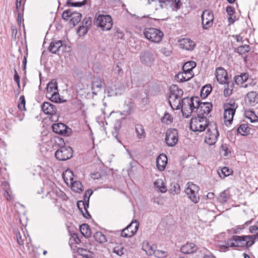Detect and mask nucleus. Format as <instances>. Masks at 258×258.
<instances>
[{"label": "nucleus", "instance_id": "864d4df0", "mask_svg": "<svg viewBox=\"0 0 258 258\" xmlns=\"http://www.w3.org/2000/svg\"><path fill=\"white\" fill-rule=\"evenodd\" d=\"M85 1L86 0H84L83 2L74 3L72 0H68L67 4L69 7H80L85 5Z\"/></svg>", "mask_w": 258, "mask_h": 258}, {"label": "nucleus", "instance_id": "aec40b11", "mask_svg": "<svg viewBox=\"0 0 258 258\" xmlns=\"http://www.w3.org/2000/svg\"><path fill=\"white\" fill-rule=\"evenodd\" d=\"M62 46V42L61 40H57L51 42L48 47L50 52L53 54H57L60 51Z\"/></svg>", "mask_w": 258, "mask_h": 258}, {"label": "nucleus", "instance_id": "a211bd4d", "mask_svg": "<svg viewBox=\"0 0 258 258\" xmlns=\"http://www.w3.org/2000/svg\"><path fill=\"white\" fill-rule=\"evenodd\" d=\"M167 163V158L164 154H160L156 159V166L160 171H163L165 169Z\"/></svg>", "mask_w": 258, "mask_h": 258}, {"label": "nucleus", "instance_id": "6e6552de", "mask_svg": "<svg viewBox=\"0 0 258 258\" xmlns=\"http://www.w3.org/2000/svg\"><path fill=\"white\" fill-rule=\"evenodd\" d=\"M196 109L198 116L206 117V116L208 115L210 112L213 105L208 102H201L200 99L198 97H196Z\"/></svg>", "mask_w": 258, "mask_h": 258}, {"label": "nucleus", "instance_id": "dca6fc26", "mask_svg": "<svg viewBox=\"0 0 258 258\" xmlns=\"http://www.w3.org/2000/svg\"><path fill=\"white\" fill-rule=\"evenodd\" d=\"M180 47L185 50L191 51L196 46V43L189 38H183L178 41Z\"/></svg>", "mask_w": 258, "mask_h": 258}, {"label": "nucleus", "instance_id": "a878e982", "mask_svg": "<svg viewBox=\"0 0 258 258\" xmlns=\"http://www.w3.org/2000/svg\"><path fill=\"white\" fill-rule=\"evenodd\" d=\"M248 75L246 73L241 74L240 75L235 77L234 80L235 83L243 88L244 83L248 80Z\"/></svg>", "mask_w": 258, "mask_h": 258}, {"label": "nucleus", "instance_id": "4d7b16f0", "mask_svg": "<svg viewBox=\"0 0 258 258\" xmlns=\"http://www.w3.org/2000/svg\"><path fill=\"white\" fill-rule=\"evenodd\" d=\"M154 255L158 258H164L167 256V252L164 250L156 249L155 252H154Z\"/></svg>", "mask_w": 258, "mask_h": 258}, {"label": "nucleus", "instance_id": "338daca9", "mask_svg": "<svg viewBox=\"0 0 258 258\" xmlns=\"http://www.w3.org/2000/svg\"><path fill=\"white\" fill-rule=\"evenodd\" d=\"M160 52L166 56H168L171 54V51L165 47L161 48Z\"/></svg>", "mask_w": 258, "mask_h": 258}, {"label": "nucleus", "instance_id": "3c124183", "mask_svg": "<svg viewBox=\"0 0 258 258\" xmlns=\"http://www.w3.org/2000/svg\"><path fill=\"white\" fill-rule=\"evenodd\" d=\"M143 248L146 253L149 255H154V252L156 251L153 246H150L148 244L144 245Z\"/></svg>", "mask_w": 258, "mask_h": 258}, {"label": "nucleus", "instance_id": "37998d69", "mask_svg": "<svg viewBox=\"0 0 258 258\" xmlns=\"http://www.w3.org/2000/svg\"><path fill=\"white\" fill-rule=\"evenodd\" d=\"M94 237L99 243H104L107 241L106 236L101 232H96L94 235Z\"/></svg>", "mask_w": 258, "mask_h": 258}, {"label": "nucleus", "instance_id": "f03ea898", "mask_svg": "<svg viewBox=\"0 0 258 258\" xmlns=\"http://www.w3.org/2000/svg\"><path fill=\"white\" fill-rule=\"evenodd\" d=\"M196 97H185L181 100L180 108L182 115L185 118L189 117L196 109Z\"/></svg>", "mask_w": 258, "mask_h": 258}, {"label": "nucleus", "instance_id": "ea45409f", "mask_svg": "<svg viewBox=\"0 0 258 258\" xmlns=\"http://www.w3.org/2000/svg\"><path fill=\"white\" fill-rule=\"evenodd\" d=\"M155 186L158 189V190L164 193L166 192L167 188L166 186L164 184V182L163 180L161 179H157L155 182H154Z\"/></svg>", "mask_w": 258, "mask_h": 258}, {"label": "nucleus", "instance_id": "393cba45", "mask_svg": "<svg viewBox=\"0 0 258 258\" xmlns=\"http://www.w3.org/2000/svg\"><path fill=\"white\" fill-rule=\"evenodd\" d=\"M169 102L172 108L174 110H177L180 108L181 98H174V97H169Z\"/></svg>", "mask_w": 258, "mask_h": 258}, {"label": "nucleus", "instance_id": "58836bf2", "mask_svg": "<svg viewBox=\"0 0 258 258\" xmlns=\"http://www.w3.org/2000/svg\"><path fill=\"white\" fill-rule=\"evenodd\" d=\"M231 173L232 171L227 167H223L221 169H218L217 170V173L222 179L229 175Z\"/></svg>", "mask_w": 258, "mask_h": 258}, {"label": "nucleus", "instance_id": "cd10ccee", "mask_svg": "<svg viewBox=\"0 0 258 258\" xmlns=\"http://www.w3.org/2000/svg\"><path fill=\"white\" fill-rule=\"evenodd\" d=\"M70 184L72 186V189L76 192L80 193L83 191V185L80 181H74L73 177L70 178Z\"/></svg>", "mask_w": 258, "mask_h": 258}, {"label": "nucleus", "instance_id": "052dcab7", "mask_svg": "<svg viewBox=\"0 0 258 258\" xmlns=\"http://www.w3.org/2000/svg\"><path fill=\"white\" fill-rule=\"evenodd\" d=\"M92 194L93 191L91 189H88L86 190L84 195V201H83L89 204L90 197Z\"/></svg>", "mask_w": 258, "mask_h": 258}, {"label": "nucleus", "instance_id": "a18cd8bd", "mask_svg": "<svg viewBox=\"0 0 258 258\" xmlns=\"http://www.w3.org/2000/svg\"><path fill=\"white\" fill-rule=\"evenodd\" d=\"M212 90V87L211 86H205L203 87H202L201 90V97L202 98H206L211 93Z\"/></svg>", "mask_w": 258, "mask_h": 258}, {"label": "nucleus", "instance_id": "0eeeda50", "mask_svg": "<svg viewBox=\"0 0 258 258\" xmlns=\"http://www.w3.org/2000/svg\"><path fill=\"white\" fill-rule=\"evenodd\" d=\"M199 190V186L192 182H188L186 184L185 192L188 198L194 204H197L200 201Z\"/></svg>", "mask_w": 258, "mask_h": 258}, {"label": "nucleus", "instance_id": "69168bd1", "mask_svg": "<svg viewBox=\"0 0 258 258\" xmlns=\"http://www.w3.org/2000/svg\"><path fill=\"white\" fill-rule=\"evenodd\" d=\"M106 90L107 91L108 96H115V89H112L110 87H107L106 88Z\"/></svg>", "mask_w": 258, "mask_h": 258}, {"label": "nucleus", "instance_id": "6e6d98bb", "mask_svg": "<svg viewBox=\"0 0 258 258\" xmlns=\"http://www.w3.org/2000/svg\"><path fill=\"white\" fill-rule=\"evenodd\" d=\"M173 118L168 112H165L164 115L161 118V121L163 123H169L172 122Z\"/></svg>", "mask_w": 258, "mask_h": 258}, {"label": "nucleus", "instance_id": "b1692460", "mask_svg": "<svg viewBox=\"0 0 258 258\" xmlns=\"http://www.w3.org/2000/svg\"><path fill=\"white\" fill-rule=\"evenodd\" d=\"M247 98L249 104L254 105L258 103V93L250 91L247 94Z\"/></svg>", "mask_w": 258, "mask_h": 258}, {"label": "nucleus", "instance_id": "72a5a7b5", "mask_svg": "<svg viewBox=\"0 0 258 258\" xmlns=\"http://www.w3.org/2000/svg\"><path fill=\"white\" fill-rule=\"evenodd\" d=\"M230 198V192L228 190H225L221 192L218 198V201L221 204L226 203Z\"/></svg>", "mask_w": 258, "mask_h": 258}, {"label": "nucleus", "instance_id": "4c0bfd02", "mask_svg": "<svg viewBox=\"0 0 258 258\" xmlns=\"http://www.w3.org/2000/svg\"><path fill=\"white\" fill-rule=\"evenodd\" d=\"M224 90V95L227 97L232 94L234 84L232 82L229 81L225 84Z\"/></svg>", "mask_w": 258, "mask_h": 258}, {"label": "nucleus", "instance_id": "de8ad7c7", "mask_svg": "<svg viewBox=\"0 0 258 258\" xmlns=\"http://www.w3.org/2000/svg\"><path fill=\"white\" fill-rule=\"evenodd\" d=\"M16 236L18 243L19 245H23L24 241L26 239V236L24 234V232H23L22 234H21L19 231L16 232Z\"/></svg>", "mask_w": 258, "mask_h": 258}, {"label": "nucleus", "instance_id": "09e8293b", "mask_svg": "<svg viewBox=\"0 0 258 258\" xmlns=\"http://www.w3.org/2000/svg\"><path fill=\"white\" fill-rule=\"evenodd\" d=\"M73 176V173L71 170H67L62 174L63 178L67 184L70 183V178Z\"/></svg>", "mask_w": 258, "mask_h": 258}, {"label": "nucleus", "instance_id": "9b49d317", "mask_svg": "<svg viewBox=\"0 0 258 258\" xmlns=\"http://www.w3.org/2000/svg\"><path fill=\"white\" fill-rule=\"evenodd\" d=\"M201 19L203 29L207 30L213 25L214 17L211 10H204L202 13Z\"/></svg>", "mask_w": 258, "mask_h": 258}, {"label": "nucleus", "instance_id": "79ce46f5", "mask_svg": "<svg viewBox=\"0 0 258 258\" xmlns=\"http://www.w3.org/2000/svg\"><path fill=\"white\" fill-rule=\"evenodd\" d=\"M250 49L249 45L245 44L244 45L239 46L236 48L235 50V52L242 55L249 52Z\"/></svg>", "mask_w": 258, "mask_h": 258}, {"label": "nucleus", "instance_id": "1a4fd4ad", "mask_svg": "<svg viewBox=\"0 0 258 258\" xmlns=\"http://www.w3.org/2000/svg\"><path fill=\"white\" fill-rule=\"evenodd\" d=\"M95 23L103 31L110 30L113 24L112 18L109 15H99L96 19Z\"/></svg>", "mask_w": 258, "mask_h": 258}, {"label": "nucleus", "instance_id": "c756f323", "mask_svg": "<svg viewBox=\"0 0 258 258\" xmlns=\"http://www.w3.org/2000/svg\"><path fill=\"white\" fill-rule=\"evenodd\" d=\"M194 76V74H187L186 72H180L176 75V78L180 82H183L189 80Z\"/></svg>", "mask_w": 258, "mask_h": 258}, {"label": "nucleus", "instance_id": "7c9ffc66", "mask_svg": "<svg viewBox=\"0 0 258 258\" xmlns=\"http://www.w3.org/2000/svg\"><path fill=\"white\" fill-rule=\"evenodd\" d=\"M58 91L57 85L56 82L51 81L47 85L46 96L49 97V95Z\"/></svg>", "mask_w": 258, "mask_h": 258}, {"label": "nucleus", "instance_id": "8fccbe9b", "mask_svg": "<svg viewBox=\"0 0 258 258\" xmlns=\"http://www.w3.org/2000/svg\"><path fill=\"white\" fill-rule=\"evenodd\" d=\"M50 99L55 103H61L64 102V100H62L59 97V95L58 93V91L55 93H53V94L49 95Z\"/></svg>", "mask_w": 258, "mask_h": 258}, {"label": "nucleus", "instance_id": "473e14b6", "mask_svg": "<svg viewBox=\"0 0 258 258\" xmlns=\"http://www.w3.org/2000/svg\"><path fill=\"white\" fill-rule=\"evenodd\" d=\"M226 12L229 16L228 18V22L230 24H233L236 21V16L234 15L235 10L233 7L228 6L226 8Z\"/></svg>", "mask_w": 258, "mask_h": 258}, {"label": "nucleus", "instance_id": "4be33fe9", "mask_svg": "<svg viewBox=\"0 0 258 258\" xmlns=\"http://www.w3.org/2000/svg\"><path fill=\"white\" fill-rule=\"evenodd\" d=\"M197 248L193 243H186L180 248V251L184 254L192 253L196 251Z\"/></svg>", "mask_w": 258, "mask_h": 258}, {"label": "nucleus", "instance_id": "9d476101", "mask_svg": "<svg viewBox=\"0 0 258 258\" xmlns=\"http://www.w3.org/2000/svg\"><path fill=\"white\" fill-rule=\"evenodd\" d=\"M55 156L59 161L68 160L73 157L72 148L69 146H62L55 152Z\"/></svg>", "mask_w": 258, "mask_h": 258}, {"label": "nucleus", "instance_id": "6ab92c4d", "mask_svg": "<svg viewBox=\"0 0 258 258\" xmlns=\"http://www.w3.org/2000/svg\"><path fill=\"white\" fill-rule=\"evenodd\" d=\"M77 207L85 218H91V215L87 211V208L89 207L88 203L83 201H79L77 202Z\"/></svg>", "mask_w": 258, "mask_h": 258}, {"label": "nucleus", "instance_id": "0e129e2a", "mask_svg": "<svg viewBox=\"0 0 258 258\" xmlns=\"http://www.w3.org/2000/svg\"><path fill=\"white\" fill-rule=\"evenodd\" d=\"M221 152L224 156H227L229 153H230L227 145H223L221 146Z\"/></svg>", "mask_w": 258, "mask_h": 258}, {"label": "nucleus", "instance_id": "f8f14e48", "mask_svg": "<svg viewBox=\"0 0 258 258\" xmlns=\"http://www.w3.org/2000/svg\"><path fill=\"white\" fill-rule=\"evenodd\" d=\"M165 142L169 147L174 146L178 141V132L174 128L168 130L166 133Z\"/></svg>", "mask_w": 258, "mask_h": 258}, {"label": "nucleus", "instance_id": "4468645a", "mask_svg": "<svg viewBox=\"0 0 258 258\" xmlns=\"http://www.w3.org/2000/svg\"><path fill=\"white\" fill-rule=\"evenodd\" d=\"M140 61L144 65L151 67L154 64V54L150 51H143L140 53Z\"/></svg>", "mask_w": 258, "mask_h": 258}, {"label": "nucleus", "instance_id": "13d9d810", "mask_svg": "<svg viewBox=\"0 0 258 258\" xmlns=\"http://www.w3.org/2000/svg\"><path fill=\"white\" fill-rule=\"evenodd\" d=\"M89 29L84 26H80L77 30V34L80 36L85 35L88 32Z\"/></svg>", "mask_w": 258, "mask_h": 258}, {"label": "nucleus", "instance_id": "7ed1b4c3", "mask_svg": "<svg viewBox=\"0 0 258 258\" xmlns=\"http://www.w3.org/2000/svg\"><path fill=\"white\" fill-rule=\"evenodd\" d=\"M237 107L238 104L235 103V101L233 99L227 100L224 104V118L225 122L231 123Z\"/></svg>", "mask_w": 258, "mask_h": 258}, {"label": "nucleus", "instance_id": "a19ab883", "mask_svg": "<svg viewBox=\"0 0 258 258\" xmlns=\"http://www.w3.org/2000/svg\"><path fill=\"white\" fill-rule=\"evenodd\" d=\"M136 132L138 139H141L145 137L146 133L143 125L141 124L137 125L136 126Z\"/></svg>", "mask_w": 258, "mask_h": 258}, {"label": "nucleus", "instance_id": "e433bc0d", "mask_svg": "<svg viewBox=\"0 0 258 258\" xmlns=\"http://www.w3.org/2000/svg\"><path fill=\"white\" fill-rule=\"evenodd\" d=\"M80 230L81 233L85 237H89L91 236V230L89 225L87 224H83L80 226Z\"/></svg>", "mask_w": 258, "mask_h": 258}, {"label": "nucleus", "instance_id": "5701e85b", "mask_svg": "<svg viewBox=\"0 0 258 258\" xmlns=\"http://www.w3.org/2000/svg\"><path fill=\"white\" fill-rule=\"evenodd\" d=\"M43 111L46 114H53L56 111V107L49 102H44L41 106Z\"/></svg>", "mask_w": 258, "mask_h": 258}, {"label": "nucleus", "instance_id": "e2e57ef3", "mask_svg": "<svg viewBox=\"0 0 258 258\" xmlns=\"http://www.w3.org/2000/svg\"><path fill=\"white\" fill-rule=\"evenodd\" d=\"M72 11L71 10H67L64 11L62 13V18L66 20H67L69 19V18H71L72 17Z\"/></svg>", "mask_w": 258, "mask_h": 258}, {"label": "nucleus", "instance_id": "423d86ee", "mask_svg": "<svg viewBox=\"0 0 258 258\" xmlns=\"http://www.w3.org/2000/svg\"><path fill=\"white\" fill-rule=\"evenodd\" d=\"M143 34L146 39L154 43L160 42L164 36L161 30L154 28H145Z\"/></svg>", "mask_w": 258, "mask_h": 258}, {"label": "nucleus", "instance_id": "f257e3e1", "mask_svg": "<svg viewBox=\"0 0 258 258\" xmlns=\"http://www.w3.org/2000/svg\"><path fill=\"white\" fill-rule=\"evenodd\" d=\"M256 239L258 240V232L250 235H234L227 240V245H223L221 248L222 249L227 248L228 247H246L248 248L254 243L255 240Z\"/></svg>", "mask_w": 258, "mask_h": 258}, {"label": "nucleus", "instance_id": "603ef678", "mask_svg": "<svg viewBox=\"0 0 258 258\" xmlns=\"http://www.w3.org/2000/svg\"><path fill=\"white\" fill-rule=\"evenodd\" d=\"M115 88V96L120 95L123 94L125 91V86L122 84H118Z\"/></svg>", "mask_w": 258, "mask_h": 258}, {"label": "nucleus", "instance_id": "5fc2aeb1", "mask_svg": "<svg viewBox=\"0 0 258 258\" xmlns=\"http://www.w3.org/2000/svg\"><path fill=\"white\" fill-rule=\"evenodd\" d=\"M160 4V6L162 9H168L169 8L171 7V0H162L159 1ZM172 3H173L172 2Z\"/></svg>", "mask_w": 258, "mask_h": 258}, {"label": "nucleus", "instance_id": "2eb2a0df", "mask_svg": "<svg viewBox=\"0 0 258 258\" xmlns=\"http://www.w3.org/2000/svg\"><path fill=\"white\" fill-rule=\"evenodd\" d=\"M217 81L221 84H226L228 81V77L226 71L222 67H218L215 73Z\"/></svg>", "mask_w": 258, "mask_h": 258}, {"label": "nucleus", "instance_id": "bb28decb", "mask_svg": "<svg viewBox=\"0 0 258 258\" xmlns=\"http://www.w3.org/2000/svg\"><path fill=\"white\" fill-rule=\"evenodd\" d=\"M183 94V91L181 89H179L177 85H173L171 87L169 97L173 96L174 98H181Z\"/></svg>", "mask_w": 258, "mask_h": 258}, {"label": "nucleus", "instance_id": "f3484780", "mask_svg": "<svg viewBox=\"0 0 258 258\" xmlns=\"http://www.w3.org/2000/svg\"><path fill=\"white\" fill-rule=\"evenodd\" d=\"M52 128L54 132L61 135H68V131L71 130L70 128L62 123H54Z\"/></svg>", "mask_w": 258, "mask_h": 258}, {"label": "nucleus", "instance_id": "680f3d73", "mask_svg": "<svg viewBox=\"0 0 258 258\" xmlns=\"http://www.w3.org/2000/svg\"><path fill=\"white\" fill-rule=\"evenodd\" d=\"M91 24H92L91 19L89 17L85 18H84V19L83 20V21L82 22V26H84V27L89 29L90 28V26L91 25Z\"/></svg>", "mask_w": 258, "mask_h": 258}, {"label": "nucleus", "instance_id": "412c9836", "mask_svg": "<svg viewBox=\"0 0 258 258\" xmlns=\"http://www.w3.org/2000/svg\"><path fill=\"white\" fill-rule=\"evenodd\" d=\"M102 87V82L99 77H94L92 82V94L96 95L97 92Z\"/></svg>", "mask_w": 258, "mask_h": 258}, {"label": "nucleus", "instance_id": "c9c22d12", "mask_svg": "<svg viewBox=\"0 0 258 258\" xmlns=\"http://www.w3.org/2000/svg\"><path fill=\"white\" fill-rule=\"evenodd\" d=\"M121 122L120 120H117L114 125L113 130L112 132V135L117 140L118 142H120L118 135L121 128Z\"/></svg>", "mask_w": 258, "mask_h": 258}, {"label": "nucleus", "instance_id": "774afa93", "mask_svg": "<svg viewBox=\"0 0 258 258\" xmlns=\"http://www.w3.org/2000/svg\"><path fill=\"white\" fill-rule=\"evenodd\" d=\"M14 73H14V79L15 81L16 82L18 86L19 87L20 86V77H19L18 74L16 69L14 70Z\"/></svg>", "mask_w": 258, "mask_h": 258}, {"label": "nucleus", "instance_id": "ddd939ff", "mask_svg": "<svg viewBox=\"0 0 258 258\" xmlns=\"http://www.w3.org/2000/svg\"><path fill=\"white\" fill-rule=\"evenodd\" d=\"M139 226V223L135 220L133 221L121 233V235L124 237H130L133 236L137 231Z\"/></svg>", "mask_w": 258, "mask_h": 258}, {"label": "nucleus", "instance_id": "39448f33", "mask_svg": "<svg viewBox=\"0 0 258 258\" xmlns=\"http://www.w3.org/2000/svg\"><path fill=\"white\" fill-rule=\"evenodd\" d=\"M210 123L206 117L198 116L191 119L190 128L193 132H202L207 128Z\"/></svg>", "mask_w": 258, "mask_h": 258}, {"label": "nucleus", "instance_id": "2f4dec72", "mask_svg": "<svg viewBox=\"0 0 258 258\" xmlns=\"http://www.w3.org/2000/svg\"><path fill=\"white\" fill-rule=\"evenodd\" d=\"M126 250L120 243H116L112 248V252L116 255L121 256L125 253Z\"/></svg>", "mask_w": 258, "mask_h": 258}, {"label": "nucleus", "instance_id": "49530a36", "mask_svg": "<svg viewBox=\"0 0 258 258\" xmlns=\"http://www.w3.org/2000/svg\"><path fill=\"white\" fill-rule=\"evenodd\" d=\"M249 132V129L246 124H241L237 128V132L238 134L242 135H247Z\"/></svg>", "mask_w": 258, "mask_h": 258}, {"label": "nucleus", "instance_id": "c03bdc74", "mask_svg": "<svg viewBox=\"0 0 258 258\" xmlns=\"http://www.w3.org/2000/svg\"><path fill=\"white\" fill-rule=\"evenodd\" d=\"M245 117L248 118L251 122L258 121V117L252 111H246L245 112Z\"/></svg>", "mask_w": 258, "mask_h": 258}, {"label": "nucleus", "instance_id": "bf43d9fd", "mask_svg": "<svg viewBox=\"0 0 258 258\" xmlns=\"http://www.w3.org/2000/svg\"><path fill=\"white\" fill-rule=\"evenodd\" d=\"M20 103L18 104L19 108L21 110H25V99L24 96H20L19 98Z\"/></svg>", "mask_w": 258, "mask_h": 258}, {"label": "nucleus", "instance_id": "c85d7f7f", "mask_svg": "<svg viewBox=\"0 0 258 258\" xmlns=\"http://www.w3.org/2000/svg\"><path fill=\"white\" fill-rule=\"evenodd\" d=\"M196 67V63L194 61H189L184 63L182 67L183 72L187 74H194L192 70Z\"/></svg>", "mask_w": 258, "mask_h": 258}, {"label": "nucleus", "instance_id": "f704fd0d", "mask_svg": "<svg viewBox=\"0 0 258 258\" xmlns=\"http://www.w3.org/2000/svg\"><path fill=\"white\" fill-rule=\"evenodd\" d=\"M71 15L70 22L75 26L81 21L82 14L76 12H72Z\"/></svg>", "mask_w": 258, "mask_h": 258}, {"label": "nucleus", "instance_id": "20e7f679", "mask_svg": "<svg viewBox=\"0 0 258 258\" xmlns=\"http://www.w3.org/2000/svg\"><path fill=\"white\" fill-rule=\"evenodd\" d=\"M219 136L217 126L215 122H211L207 127V132L205 139V142L209 145H214Z\"/></svg>", "mask_w": 258, "mask_h": 258}]
</instances>
